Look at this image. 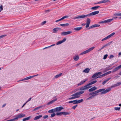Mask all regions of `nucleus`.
Returning <instances> with one entry per match:
<instances>
[{
  "label": "nucleus",
  "mask_w": 121,
  "mask_h": 121,
  "mask_svg": "<svg viewBox=\"0 0 121 121\" xmlns=\"http://www.w3.org/2000/svg\"><path fill=\"white\" fill-rule=\"evenodd\" d=\"M56 115L57 116H61L62 115V112H57L56 113Z\"/></svg>",
  "instance_id": "obj_41"
},
{
  "label": "nucleus",
  "mask_w": 121,
  "mask_h": 121,
  "mask_svg": "<svg viewBox=\"0 0 121 121\" xmlns=\"http://www.w3.org/2000/svg\"><path fill=\"white\" fill-rule=\"evenodd\" d=\"M108 39V36H107V37H106L105 38H104V39H102V41H104V40H105Z\"/></svg>",
  "instance_id": "obj_47"
},
{
  "label": "nucleus",
  "mask_w": 121,
  "mask_h": 121,
  "mask_svg": "<svg viewBox=\"0 0 121 121\" xmlns=\"http://www.w3.org/2000/svg\"><path fill=\"white\" fill-rule=\"evenodd\" d=\"M95 48L94 47H92L88 49V50L83 52L81 53V54L82 55L84 54L87 53L92 50Z\"/></svg>",
  "instance_id": "obj_5"
},
{
  "label": "nucleus",
  "mask_w": 121,
  "mask_h": 121,
  "mask_svg": "<svg viewBox=\"0 0 121 121\" xmlns=\"http://www.w3.org/2000/svg\"><path fill=\"white\" fill-rule=\"evenodd\" d=\"M3 6L1 5L0 6V13L1 12V11L3 10Z\"/></svg>",
  "instance_id": "obj_43"
},
{
  "label": "nucleus",
  "mask_w": 121,
  "mask_h": 121,
  "mask_svg": "<svg viewBox=\"0 0 121 121\" xmlns=\"http://www.w3.org/2000/svg\"><path fill=\"white\" fill-rule=\"evenodd\" d=\"M120 108V107H115L114 108V109L116 110L119 111Z\"/></svg>",
  "instance_id": "obj_42"
},
{
  "label": "nucleus",
  "mask_w": 121,
  "mask_h": 121,
  "mask_svg": "<svg viewBox=\"0 0 121 121\" xmlns=\"http://www.w3.org/2000/svg\"><path fill=\"white\" fill-rule=\"evenodd\" d=\"M114 56L113 55H111L109 57V58H113L114 57Z\"/></svg>",
  "instance_id": "obj_56"
},
{
  "label": "nucleus",
  "mask_w": 121,
  "mask_h": 121,
  "mask_svg": "<svg viewBox=\"0 0 121 121\" xmlns=\"http://www.w3.org/2000/svg\"><path fill=\"white\" fill-rule=\"evenodd\" d=\"M72 33V31H69L67 32H62L61 33V35H66Z\"/></svg>",
  "instance_id": "obj_7"
},
{
  "label": "nucleus",
  "mask_w": 121,
  "mask_h": 121,
  "mask_svg": "<svg viewBox=\"0 0 121 121\" xmlns=\"http://www.w3.org/2000/svg\"><path fill=\"white\" fill-rule=\"evenodd\" d=\"M79 56L78 55L75 56L73 57L74 60L76 61H77L79 59Z\"/></svg>",
  "instance_id": "obj_24"
},
{
  "label": "nucleus",
  "mask_w": 121,
  "mask_h": 121,
  "mask_svg": "<svg viewBox=\"0 0 121 121\" xmlns=\"http://www.w3.org/2000/svg\"><path fill=\"white\" fill-rule=\"evenodd\" d=\"M38 75V74H37V75H34L33 76H31V78H33L34 77H35L36 76H37Z\"/></svg>",
  "instance_id": "obj_57"
},
{
  "label": "nucleus",
  "mask_w": 121,
  "mask_h": 121,
  "mask_svg": "<svg viewBox=\"0 0 121 121\" xmlns=\"http://www.w3.org/2000/svg\"><path fill=\"white\" fill-rule=\"evenodd\" d=\"M83 101V99H81L78 100H73V104H77Z\"/></svg>",
  "instance_id": "obj_11"
},
{
  "label": "nucleus",
  "mask_w": 121,
  "mask_h": 121,
  "mask_svg": "<svg viewBox=\"0 0 121 121\" xmlns=\"http://www.w3.org/2000/svg\"><path fill=\"white\" fill-rule=\"evenodd\" d=\"M69 17L68 16H65L62 18L60 19L61 20H62L65 18H68Z\"/></svg>",
  "instance_id": "obj_37"
},
{
  "label": "nucleus",
  "mask_w": 121,
  "mask_h": 121,
  "mask_svg": "<svg viewBox=\"0 0 121 121\" xmlns=\"http://www.w3.org/2000/svg\"><path fill=\"white\" fill-rule=\"evenodd\" d=\"M121 68V65L114 68L113 70V72H114L116 71Z\"/></svg>",
  "instance_id": "obj_16"
},
{
  "label": "nucleus",
  "mask_w": 121,
  "mask_h": 121,
  "mask_svg": "<svg viewBox=\"0 0 121 121\" xmlns=\"http://www.w3.org/2000/svg\"><path fill=\"white\" fill-rule=\"evenodd\" d=\"M87 80V79H85L84 80L80 82V83H79L78 84V85L79 86L80 85L84 83Z\"/></svg>",
  "instance_id": "obj_19"
},
{
  "label": "nucleus",
  "mask_w": 121,
  "mask_h": 121,
  "mask_svg": "<svg viewBox=\"0 0 121 121\" xmlns=\"http://www.w3.org/2000/svg\"><path fill=\"white\" fill-rule=\"evenodd\" d=\"M84 92L83 91H81L79 92L73 94L71 95V96L72 97L69 98V99H72L79 98L80 97V95L83 94Z\"/></svg>",
  "instance_id": "obj_2"
},
{
  "label": "nucleus",
  "mask_w": 121,
  "mask_h": 121,
  "mask_svg": "<svg viewBox=\"0 0 121 121\" xmlns=\"http://www.w3.org/2000/svg\"><path fill=\"white\" fill-rule=\"evenodd\" d=\"M102 73L101 72H98V73H96L94 74L92 77V78H94L96 77H97L99 76V75H100Z\"/></svg>",
  "instance_id": "obj_10"
},
{
  "label": "nucleus",
  "mask_w": 121,
  "mask_h": 121,
  "mask_svg": "<svg viewBox=\"0 0 121 121\" xmlns=\"http://www.w3.org/2000/svg\"><path fill=\"white\" fill-rule=\"evenodd\" d=\"M78 105H76L73 107L72 108L73 109H75L76 108V107Z\"/></svg>",
  "instance_id": "obj_48"
},
{
  "label": "nucleus",
  "mask_w": 121,
  "mask_h": 121,
  "mask_svg": "<svg viewBox=\"0 0 121 121\" xmlns=\"http://www.w3.org/2000/svg\"><path fill=\"white\" fill-rule=\"evenodd\" d=\"M116 15L117 16H121V13L117 14Z\"/></svg>",
  "instance_id": "obj_55"
},
{
  "label": "nucleus",
  "mask_w": 121,
  "mask_h": 121,
  "mask_svg": "<svg viewBox=\"0 0 121 121\" xmlns=\"http://www.w3.org/2000/svg\"><path fill=\"white\" fill-rule=\"evenodd\" d=\"M57 100V99H54L52 100L50 102H49V103H48V104H51L52 103H53L54 102L56 101Z\"/></svg>",
  "instance_id": "obj_26"
},
{
  "label": "nucleus",
  "mask_w": 121,
  "mask_h": 121,
  "mask_svg": "<svg viewBox=\"0 0 121 121\" xmlns=\"http://www.w3.org/2000/svg\"><path fill=\"white\" fill-rule=\"evenodd\" d=\"M100 25H99L98 24H95L94 25V27H98Z\"/></svg>",
  "instance_id": "obj_45"
},
{
  "label": "nucleus",
  "mask_w": 121,
  "mask_h": 121,
  "mask_svg": "<svg viewBox=\"0 0 121 121\" xmlns=\"http://www.w3.org/2000/svg\"><path fill=\"white\" fill-rule=\"evenodd\" d=\"M108 56V55L107 54H106L104 56L103 59H106L107 57Z\"/></svg>",
  "instance_id": "obj_44"
},
{
  "label": "nucleus",
  "mask_w": 121,
  "mask_h": 121,
  "mask_svg": "<svg viewBox=\"0 0 121 121\" xmlns=\"http://www.w3.org/2000/svg\"><path fill=\"white\" fill-rule=\"evenodd\" d=\"M96 87L94 86L91 88L89 89V91L90 92H91L92 91H93L94 90H96Z\"/></svg>",
  "instance_id": "obj_18"
},
{
  "label": "nucleus",
  "mask_w": 121,
  "mask_h": 121,
  "mask_svg": "<svg viewBox=\"0 0 121 121\" xmlns=\"http://www.w3.org/2000/svg\"><path fill=\"white\" fill-rule=\"evenodd\" d=\"M42 117V116L41 115H40L37 116L34 119V120H36L40 118L41 117Z\"/></svg>",
  "instance_id": "obj_29"
},
{
  "label": "nucleus",
  "mask_w": 121,
  "mask_h": 121,
  "mask_svg": "<svg viewBox=\"0 0 121 121\" xmlns=\"http://www.w3.org/2000/svg\"><path fill=\"white\" fill-rule=\"evenodd\" d=\"M90 22L91 20L90 18H88L87 19L86 23V28H87L89 27Z\"/></svg>",
  "instance_id": "obj_8"
},
{
  "label": "nucleus",
  "mask_w": 121,
  "mask_h": 121,
  "mask_svg": "<svg viewBox=\"0 0 121 121\" xmlns=\"http://www.w3.org/2000/svg\"><path fill=\"white\" fill-rule=\"evenodd\" d=\"M90 71V69L89 68H87L85 69L83 71V72L85 73H88Z\"/></svg>",
  "instance_id": "obj_20"
},
{
  "label": "nucleus",
  "mask_w": 121,
  "mask_h": 121,
  "mask_svg": "<svg viewBox=\"0 0 121 121\" xmlns=\"http://www.w3.org/2000/svg\"><path fill=\"white\" fill-rule=\"evenodd\" d=\"M112 41H111L109 42L108 43H107V44L104 45V46L101 47V48L100 49V50H101L102 49L108 46L111 43H112Z\"/></svg>",
  "instance_id": "obj_15"
},
{
  "label": "nucleus",
  "mask_w": 121,
  "mask_h": 121,
  "mask_svg": "<svg viewBox=\"0 0 121 121\" xmlns=\"http://www.w3.org/2000/svg\"><path fill=\"white\" fill-rule=\"evenodd\" d=\"M121 84L120 82H117L116 84H114L113 86H112V87H116L117 86H119Z\"/></svg>",
  "instance_id": "obj_27"
},
{
  "label": "nucleus",
  "mask_w": 121,
  "mask_h": 121,
  "mask_svg": "<svg viewBox=\"0 0 121 121\" xmlns=\"http://www.w3.org/2000/svg\"><path fill=\"white\" fill-rule=\"evenodd\" d=\"M69 17L68 16H65L62 18L60 19L61 20H62L65 18H68Z\"/></svg>",
  "instance_id": "obj_38"
},
{
  "label": "nucleus",
  "mask_w": 121,
  "mask_h": 121,
  "mask_svg": "<svg viewBox=\"0 0 121 121\" xmlns=\"http://www.w3.org/2000/svg\"><path fill=\"white\" fill-rule=\"evenodd\" d=\"M56 112H59L60 111L64 109V108L62 107H59L55 108Z\"/></svg>",
  "instance_id": "obj_13"
},
{
  "label": "nucleus",
  "mask_w": 121,
  "mask_h": 121,
  "mask_svg": "<svg viewBox=\"0 0 121 121\" xmlns=\"http://www.w3.org/2000/svg\"><path fill=\"white\" fill-rule=\"evenodd\" d=\"M50 11V10L49 9L46 10L44 11V12L45 13H47L49 12Z\"/></svg>",
  "instance_id": "obj_51"
},
{
  "label": "nucleus",
  "mask_w": 121,
  "mask_h": 121,
  "mask_svg": "<svg viewBox=\"0 0 121 121\" xmlns=\"http://www.w3.org/2000/svg\"><path fill=\"white\" fill-rule=\"evenodd\" d=\"M102 1L103 3L110 2V1L109 0H103Z\"/></svg>",
  "instance_id": "obj_34"
},
{
  "label": "nucleus",
  "mask_w": 121,
  "mask_h": 121,
  "mask_svg": "<svg viewBox=\"0 0 121 121\" xmlns=\"http://www.w3.org/2000/svg\"><path fill=\"white\" fill-rule=\"evenodd\" d=\"M82 28V27L75 28H74V30H75L78 31L80 30Z\"/></svg>",
  "instance_id": "obj_31"
},
{
  "label": "nucleus",
  "mask_w": 121,
  "mask_h": 121,
  "mask_svg": "<svg viewBox=\"0 0 121 121\" xmlns=\"http://www.w3.org/2000/svg\"><path fill=\"white\" fill-rule=\"evenodd\" d=\"M59 77V76L58 74V75H56L55 77V78H58V77Z\"/></svg>",
  "instance_id": "obj_58"
},
{
  "label": "nucleus",
  "mask_w": 121,
  "mask_h": 121,
  "mask_svg": "<svg viewBox=\"0 0 121 121\" xmlns=\"http://www.w3.org/2000/svg\"><path fill=\"white\" fill-rule=\"evenodd\" d=\"M6 104H3L2 106V108H3L4 107V106H6Z\"/></svg>",
  "instance_id": "obj_61"
},
{
  "label": "nucleus",
  "mask_w": 121,
  "mask_h": 121,
  "mask_svg": "<svg viewBox=\"0 0 121 121\" xmlns=\"http://www.w3.org/2000/svg\"><path fill=\"white\" fill-rule=\"evenodd\" d=\"M61 21V20L60 19L58 20H57L55 22H59V21Z\"/></svg>",
  "instance_id": "obj_62"
},
{
  "label": "nucleus",
  "mask_w": 121,
  "mask_h": 121,
  "mask_svg": "<svg viewBox=\"0 0 121 121\" xmlns=\"http://www.w3.org/2000/svg\"><path fill=\"white\" fill-rule=\"evenodd\" d=\"M56 115V114L55 113H53L51 115V117H53Z\"/></svg>",
  "instance_id": "obj_50"
},
{
  "label": "nucleus",
  "mask_w": 121,
  "mask_h": 121,
  "mask_svg": "<svg viewBox=\"0 0 121 121\" xmlns=\"http://www.w3.org/2000/svg\"><path fill=\"white\" fill-rule=\"evenodd\" d=\"M69 113L68 112H62V114H63L64 115H67L69 114Z\"/></svg>",
  "instance_id": "obj_35"
},
{
  "label": "nucleus",
  "mask_w": 121,
  "mask_h": 121,
  "mask_svg": "<svg viewBox=\"0 0 121 121\" xmlns=\"http://www.w3.org/2000/svg\"><path fill=\"white\" fill-rule=\"evenodd\" d=\"M111 90V88H109L106 90H105L104 89V90L102 91V92L101 93V94H104L106 93L109 92Z\"/></svg>",
  "instance_id": "obj_9"
},
{
  "label": "nucleus",
  "mask_w": 121,
  "mask_h": 121,
  "mask_svg": "<svg viewBox=\"0 0 121 121\" xmlns=\"http://www.w3.org/2000/svg\"><path fill=\"white\" fill-rule=\"evenodd\" d=\"M30 100V98L29 100H28V101H27L26 103H25V104H24L22 106V108H23L24 106L25 105V104H26L27 103V102L28 101H29Z\"/></svg>",
  "instance_id": "obj_52"
},
{
  "label": "nucleus",
  "mask_w": 121,
  "mask_h": 121,
  "mask_svg": "<svg viewBox=\"0 0 121 121\" xmlns=\"http://www.w3.org/2000/svg\"><path fill=\"white\" fill-rule=\"evenodd\" d=\"M99 13V11H96L90 13L86 15H82L79 16L74 18L75 19L79 18H83L86 17H87L91 16L93 15L98 14Z\"/></svg>",
  "instance_id": "obj_1"
},
{
  "label": "nucleus",
  "mask_w": 121,
  "mask_h": 121,
  "mask_svg": "<svg viewBox=\"0 0 121 121\" xmlns=\"http://www.w3.org/2000/svg\"><path fill=\"white\" fill-rule=\"evenodd\" d=\"M96 95H93L91 96L89 98H87V99L86 100H88L89 99H92V98H94Z\"/></svg>",
  "instance_id": "obj_30"
},
{
  "label": "nucleus",
  "mask_w": 121,
  "mask_h": 121,
  "mask_svg": "<svg viewBox=\"0 0 121 121\" xmlns=\"http://www.w3.org/2000/svg\"><path fill=\"white\" fill-rule=\"evenodd\" d=\"M30 118V117H29L27 118H25L22 119V121H25L29 120Z\"/></svg>",
  "instance_id": "obj_32"
},
{
  "label": "nucleus",
  "mask_w": 121,
  "mask_h": 121,
  "mask_svg": "<svg viewBox=\"0 0 121 121\" xmlns=\"http://www.w3.org/2000/svg\"><path fill=\"white\" fill-rule=\"evenodd\" d=\"M6 36V35H4L0 36V39Z\"/></svg>",
  "instance_id": "obj_46"
},
{
  "label": "nucleus",
  "mask_w": 121,
  "mask_h": 121,
  "mask_svg": "<svg viewBox=\"0 0 121 121\" xmlns=\"http://www.w3.org/2000/svg\"><path fill=\"white\" fill-rule=\"evenodd\" d=\"M73 101H69V103H73Z\"/></svg>",
  "instance_id": "obj_63"
},
{
  "label": "nucleus",
  "mask_w": 121,
  "mask_h": 121,
  "mask_svg": "<svg viewBox=\"0 0 121 121\" xmlns=\"http://www.w3.org/2000/svg\"><path fill=\"white\" fill-rule=\"evenodd\" d=\"M46 22V21H45L43 22H42L41 23V25H43L44 24H45Z\"/></svg>",
  "instance_id": "obj_49"
},
{
  "label": "nucleus",
  "mask_w": 121,
  "mask_h": 121,
  "mask_svg": "<svg viewBox=\"0 0 121 121\" xmlns=\"http://www.w3.org/2000/svg\"><path fill=\"white\" fill-rule=\"evenodd\" d=\"M42 106H41L39 107H36V108H35V109H34L33 110V111H35L36 110H37L38 109H39L40 108H41L42 107Z\"/></svg>",
  "instance_id": "obj_39"
},
{
  "label": "nucleus",
  "mask_w": 121,
  "mask_h": 121,
  "mask_svg": "<svg viewBox=\"0 0 121 121\" xmlns=\"http://www.w3.org/2000/svg\"><path fill=\"white\" fill-rule=\"evenodd\" d=\"M69 25V24L68 23L66 24H60V26L63 27L67 26H68Z\"/></svg>",
  "instance_id": "obj_23"
},
{
  "label": "nucleus",
  "mask_w": 121,
  "mask_h": 121,
  "mask_svg": "<svg viewBox=\"0 0 121 121\" xmlns=\"http://www.w3.org/2000/svg\"><path fill=\"white\" fill-rule=\"evenodd\" d=\"M97 81L95 80L85 86H82L80 88V90H86L91 87V86H89L90 85L95 83Z\"/></svg>",
  "instance_id": "obj_3"
},
{
  "label": "nucleus",
  "mask_w": 121,
  "mask_h": 121,
  "mask_svg": "<svg viewBox=\"0 0 121 121\" xmlns=\"http://www.w3.org/2000/svg\"><path fill=\"white\" fill-rule=\"evenodd\" d=\"M25 114H23L22 113L20 114L15 116L14 118V119L15 121H17L18 119L20 118H22L24 117L25 116Z\"/></svg>",
  "instance_id": "obj_4"
},
{
  "label": "nucleus",
  "mask_w": 121,
  "mask_h": 121,
  "mask_svg": "<svg viewBox=\"0 0 121 121\" xmlns=\"http://www.w3.org/2000/svg\"><path fill=\"white\" fill-rule=\"evenodd\" d=\"M66 39L65 38H64L63 40L60 41L56 43V45H58L61 44L62 43L64 42L65 41H66Z\"/></svg>",
  "instance_id": "obj_17"
},
{
  "label": "nucleus",
  "mask_w": 121,
  "mask_h": 121,
  "mask_svg": "<svg viewBox=\"0 0 121 121\" xmlns=\"http://www.w3.org/2000/svg\"><path fill=\"white\" fill-rule=\"evenodd\" d=\"M61 29V28H59L56 27L53 29L52 32L53 33H56L57 32Z\"/></svg>",
  "instance_id": "obj_12"
},
{
  "label": "nucleus",
  "mask_w": 121,
  "mask_h": 121,
  "mask_svg": "<svg viewBox=\"0 0 121 121\" xmlns=\"http://www.w3.org/2000/svg\"><path fill=\"white\" fill-rule=\"evenodd\" d=\"M54 112H56L55 108L49 110L48 111L49 113H53Z\"/></svg>",
  "instance_id": "obj_22"
},
{
  "label": "nucleus",
  "mask_w": 121,
  "mask_h": 121,
  "mask_svg": "<svg viewBox=\"0 0 121 121\" xmlns=\"http://www.w3.org/2000/svg\"><path fill=\"white\" fill-rule=\"evenodd\" d=\"M69 17L68 16H65L62 18L60 19L61 20H62L65 18H68Z\"/></svg>",
  "instance_id": "obj_36"
},
{
  "label": "nucleus",
  "mask_w": 121,
  "mask_h": 121,
  "mask_svg": "<svg viewBox=\"0 0 121 121\" xmlns=\"http://www.w3.org/2000/svg\"><path fill=\"white\" fill-rule=\"evenodd\" d=\"M48 115H46L44 116L43 117V118H44V119H45L46 118H48Z\"/></svg>",
  "instance_id": "obj_53"
},
{
  "label": "nucleus",
  "mask_w": 121,
  "mask_h": 121,
  "mask_svg": "<svg viewBox=\"0 0 121 121\" xmlns=\"http://www.w3.org/2000/svg\"><path fill=\"white\" fill-rule=\"evenodd\" d=\"M111 78H107L102 83V84L103 85H104Z\"/></svg>",
  "instance_id": "obj_21"
},
{
  "label": "nucleus",
  "mask_w": 121,
  "mask_h": 121,
  "mask_svg": "<svg viewBox=\"0 0 121 121\" xmlns=\"http://www.w3.org/2000/svg\"><path fill=\"white\" fill-rule=\"evenodd\" d=\"M94 25H92V26H90V27H89V28L91 29V28H94Z\"/></svg>",
  "instance_id": "obj_59"
},
{
  "label": "nucleus",
  "mask_w": 121,
  "mask_h": 121,
  "mask_svg": "<svg viewBox=\"0 0 121 121\" xmlns=\"http://www.w3.org/2000/svg\"><path fill=\"white\" fill-rule=\"evenodd\" d=\"M113 18L108 19L106 20L101 21L99 22V23H108L109 22H110L112 21L113 20Z\"/></svg>",
  "instance_id": "obj_6"
},
{
  "label": "nucleus",
  "mask_w": 121,
  "mask_h": 121,
  "mask_svg": "<svg viewBox=\"0 0 121 121\" xmlns=\"http://www.w3.org/2000/svg\"><path fill=\"white\" fill-rule=\"evenodd\" d=\"M30 79V76L27 77V78H26L23 79H22L21 81H23L25 80H27Z\"/></svg>",
  "instance_id": "obj_40"
},
{
  "label": "nucleus",
  "mask_w": 121,
  "mask_h": 121,
  "mask_svg": "<svg viewBox=\"0 0 121 121\" xmlns=\"http://www.w3.org/2000/svg\"><path fill=\"white\" fill-rule=\"evenodd\" d=\"M100 7V6H95L93 7H92L91 8V9L94 10H95L97 9L98 8H99Z\"/></svg>",
  "instance_id": "obj_25"
},
{
  "label": "nucleus",
  "mask_w": 121,
  "mask_h": 121,
  "mask_svg": "<svg viewBox=\"0 0 121 121\" xmlns=\"http://www.w3.org/2000/svg\"><path fill=\"white\" fill-rule=\"evenodd\" d=\"M94 95L93 92L89 94V95Z\"/></svg>",
  "instance_id": "obj_64"
},
{
  "label": "nucleus",
  "mask_w": 121,
  "mask_h": 121,
  "mask_svg": "<svg viewBox=\"0 0 121 121\" xmlns=\"http://www.w3.org/2000/svg\"><path fill=\"white\" fill-rule=\"evenodd\" d=\"M104 90V89H99L98 90L95 91L93 92V94L94 95H96V94L100 92L101 91H103Z\"/></svg>",
  "instance_id": "obj_14"
},
{
  "label": "nucleus",
  "mask_w": 121,
  "mask_h": 121,
  "mask_svg": "<svg viewBox=\"0 0 121 121\" xmlns=\"http://www.w3.org/2000/svg\"><path fill=\"white\" fill-rule=\"evenodd\" d=\"M115 34V33L114 32L113 33L111 34L110 35H109L108 36H107L108 37V38H109L110 37H111L113 35Z\"/></svg>",
  "instance_id": "obj_33"
},
{
  "label": "nucleus",
  "mask_w": 121,
  "mask_h": 121,
  "mask_svg": "<svg viewBox=\"0 0 121 121\" xmlns=\"http://www.w3.org/2000/svg\"><path fill=\"white\" fill-rule=\"evenodd\" d=\"M111 71H110L109 72H107L106 73H106V76L108 74H109L111 73Z\"/></svg>",
  "instance_id": "obj_54"
},
{
  "label": "nucleus",
  "mask_w": 121,
  "mask_h": 121,
  "mask_svg": "<svg viewBox=\"0 0 121 121\" xmlns=\"http://www.w3.org/2000/svg\"><path fill=\"white\" fill-rule=\"evenodd\" d=\"M106 73H104L101 75H100L99 76L97 77L96 78H102L104 76H106Z\"/></svg>",
  "instance_id": "obj_28"
},
{
  "label": "nucleus",
  "mask_w": 121,
  "mask_h": 121,
  "mask_svg": "<svg viewBox=\"0 0 121 121\" xmlns=\"http://www.w3.org/2000/svg\"><path fill=\"white\" fill-rule=\"evenodd\" d=\"M51 47V46H48V47H46L43 48V49H46V48H49V47Z\"/></svg>",
  "instance_id": "obj_60"
}]
</instances>
